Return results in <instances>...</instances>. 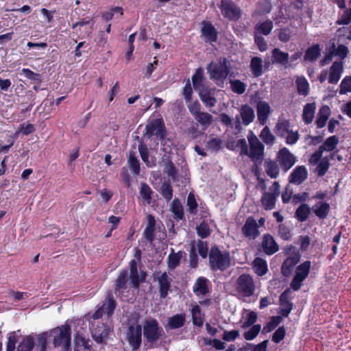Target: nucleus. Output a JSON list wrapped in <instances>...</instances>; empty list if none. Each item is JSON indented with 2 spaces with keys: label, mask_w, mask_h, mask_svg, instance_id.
Returning a JSON list of instances; mask_svg holds the SVG:
<instances>
[{
  "label": "nucleus",
  "mask_w": 351,
  "mask_h": 351,
  "mask_svg": "<svg viewBox=\"0 0 351 351\" xmlns=\"http://www.w3.org/2000/svg\"><path fill=\"white\" fill-rule=\"evenodd\" d=\"M142 328L145 346L149 348L158 347V342L165 335V332L157 319L153 317L145 319Z\"/></svg>",
  "instance_id": "nucleus-1"
},
{
  "label": "nucleus",
  "mask_w": 351,
  "mask_h": 351,
  "mask_svg": "<svg viewBox=\"0 0 351 351\" xmlns=\"http://www.w3.org/2000/svg\"><path fill=\"white\" fill-rule=\"evenodd\" d=\"M210 269L213 271H224L231 266L230 254L228 251H221L219 246L213 245L208 253Z\"/></svg>",
  "instance_id": "nucleus-2"
},
{
  "label": "nucleus",
  "mask_w": 351,
  "mask_h": 351,
  "mask_svg": "<svg viewBox=\"0 0 351 351\" xmlns=\"http://www.w3.org/2000/svg\"><path fill=\"white\" fill-rule=\"evenodd\" d=\"M206 70L211 80L220 81L222 83L228 75L232 76L230 62L225 57L219 58L216 62H210Z\"/></svg>",
  "instance_id": "nucleus-3"
},
{
  "label": "nucleus",
  "mask_w": 351,
  "mask_h": 351,
  "mask_svg": "<svg viewBox=\"0 0 351 351\" xmlns=\"http://www.w3.org/2000/svg\"><path fill=\"white\" fill-rule=\"evenodd\" d=\"M52 333H57L54 336L53 344L55 348L64 346V350L69 351L71 349V328L69 325L65 324L56 327L49 331Z\"/></svg>",
  "instance_id": "nucleus-4"
},
{
  "label": "nucleus",
  "mask_w": 351,
  "mask_h": 351,
  "mask_svg": "<svg viewBox=\"0 0 351 351\" xmlns=\"http://www.w3.org/2000/svg\"><path fill=\"white\" fill-rule=\"evenodd\" d=\"M250 149L246 156H249L254 163H261L264 158V145L258 140L256 135L250 132V134L247 136Z\"/></svg>",
  "instance_id": "nucleus-5"
},
{
  "label": "nucleus",
  "mask_w": 351,
  "mask_h": 351,
  "mask_svg": "<svg viewBox=\"0 0 351 351\" xmlns=\"http://www.w3.org/2000/svg\"><path fill=\"white\" fill-rule=\"evenodd\" d=\"M154 134H155L160 141H163L165 139L167 132L162 118L152 119L146 125L144 136L148 138H151Z\"/></svg>",
  "instance_id": "nucleus-6"
},
{
  "label": "nucleus",
  "mask_w": 351,
  "mask_h": 351,
  "mask_svg": "<svg viewBox=\"0 0 351 351\" xmlns=\"http://www.w3.org/2000/svg\"><path fill=\"white\" fill-rule=\"evenodd\" d=\"M236 290L245 297L252 295L255 290V285L252 277L246 274L239 276L236 281Z\"/></svg>",
  "instance_id": "nucleus-7"
},
{
  "label": "nucleus",
  "mask_w": 351,
  "mask_h": 351,
  "mask_svg": "<svg viewBox=\"0 0 351 351\" xmlns=\"http://www.w3.org/2000/svg\"><path fill=\"white\" fill-rule=\"evenodd\" d=\"M219 8L222 15L230 21H237L241 16L240 8L231 0H221Z\"/></svg>",
  "instance_id": "nucleus-8"
},
{
  "label": "nucleus",
  "mask_w": 351,
  "mask_h": 351,
  "mask_svg": "<svg viewBox=\"0 0 351 351\" xmlns=\"http://www.w3.org/2000/svg\"><path fill=\"white\" fill-rule=\"evenodd\" d=\"M240 116L237 115L235 117L234 127L238 132L242 130L241 123L240 118L242 119V123L244 125H248L253 122L255 118L254 109L247 104L241 105L239 108Z\"/></svg>",
  "instance_id": "nucleus-9"
},
{
  "label": "nucleus",
  "mask_w": 351,
  "mask_h": 351,
  "mask_svg": "<svg viewBox=\"0 0 351 351\" xmlns=\"http://www.w3.org/2000/svg\"><path fill=\"white\" fill-rule=\"evenodd\" d=\"M142 326L140 324L131 325L126 332V339L132 350L140 348L142 343Z\"/></svg>",
  "instance_id": "nucleus-10"
},
{
  "label": "nucleus",
  "mask_w": 351,
  "mask_h": 351,
  "mask_svg": "<svg viewBox=\"0 0 351 351\" xmlns=\"http://www.w3.org/2000/svg\"><path fill=\"white\" fill-rule=\"evenodd\" d=\"M278 162L284 172L288 171L295 163L296 157L287 147L281 148L276 156Z\"/></svg>",
  "instance_id": "nucleus-11"
},
{
  "label": "nucleus",
  "mask_w": 351,
  "mask_h": 351,
  "mask_svg": "<svg viewBox=\"0 0 351 351\" xmlns=\"http://www.w3.org/2000/svg\"><path fill=\"white\" fill-rule=\"evenodd\" d=\"M111 332L110 326L104 323H99L91 332V337L97 343H106V339Z\"/></svg>",
  "instance_id": "nucleus-12"
},
{
  "label": "nucleus",
  "mask_w": 351,
  "mask_h": 351,
  "mask_svg": "<svg viewBox=\"0 0 351 351\" xmlns=\"http://www.w3.org/2000/svg\"><path fill=\"white\" fill-rule=\"evenodd\" d=\"M241 232L245 237L249 239H255L260 235L258 226L254 217L247 218L241 228Z\"/></svg>",
  "instance_id": "nucleus-13"
},
{
  "label": "nucleus",
  "mask_w": 351,
  "mask_h": 351,
  "mask_svg": "<svg viewBox=\"0 0 351 351\" xmlns=\"http://www.w3.org/2000/svg\"><path fill=\"white\" fill-rule=\"evenodd\" d=\"M300 254L298 252H293L287 257L281 266V273L285 277H289L293 271V267L299 263Z\"/></svg>",
  "instance_id": "nucleus-14"
},
{
  "label": "nucleus",
  "mask_w": 351,
  "mask_h": 351,
  "mask_svg": "<svg viewBox=\"0 0 351 351\" xmlns=\"http://www.w3.org/2000/svg\"><path fill=\"white\" fill-rule=\"evenodd\" d=\"M271 54L272 64H278L285 68L291 66V64L289 63V55L287 52H284L279 48H274L271 51Z\"/></svg>",
  "instance_id": "nucleus-15"
},
{
  "label": "nucleus",
  "mask_w": 351,
  "mask_h": 351,
  "mask_svg": "<svg viewBox=\"0 0 351 351\" xmlns=\"http://www.w3.org/2000/svg\"><path fill=\"white\" fill-rule=\"evenodd\" d=\"M214 90L215 89L210 88L208 85L203 86L202 88L197 90L199 98L206 106L214 107L217 103Z\"/></svg>",
  "instance_id": "nucleus-16"
},
{
  "label": "nucleus",
  "mask_w": 351,
  "mask_h": 351,
  "mask_svg": "<svg viewBox=\"0 0 351 351\" xmlns=\"http://www.w3.org/2000/svg\"><path fill=\"white\" fill-rule=\"evenodd\" d=\"M291 291L289 288L285 289L280 295L279 303L280 305L283 306L280 309V313L282 316L287 317L293 308V303L290 302V294Z\"/></svg>",
  "instance_id": "nucleus-17"
},
{
  "label": "nucleus",
  "mask_w": 351,
  "mask_h": 351,
  "mask_svg": "<svg viewBox=\"0 0 351 351\" xmlns=\"http://www.w3.org/2000/svg\"><path fill=\"white\" fill-rule=\"evenodd\" d=\"M159 286V295L161 299H165L171 289L172 279L170 278L167 272H163L157 278Z\"/></svg>",
  "instance_id": "nucleus-18"
},
{
  "label": "nucleus",
  "mask_w": 351,
  "mask_h": 351,
  "mask_svg": "<svg viewBox=\"0 0 351 351\" xmlns=\"http://www.w3.org/2000/svg\"><path fill=\"white\" fill-rule=\"evenodd\" d=\"M256 112L260 124L265 125L271 112L270 106L265 101H259L256 104Z\"/></svg>",
  "instance_id": "nucleus-19"
},
{
  "label": "nucleus",
  "mask_w": 351,
  "mask_h": 351,
  "mask_svg": "<svg viewBox=\"0 0 351 351\" xmlns=\"http://www.w3.org/2000/svg\"><path fill=\"white\" fill-rule=\"evenodd\" d=\"M308 176V171L304 166L296 167L289 177V182L295 184H302Z\"/></svg>",
  "instance_id": "nucleus-20"
},
{
  "label": "nucleus",
  "mask_w": 351,
  "mask_h": 351,
  "mask_svg": "<svg viewBox=\"0 0 351 351\" xmlns=\"http://www.w3.org/2000/svg\"><path fill=\"white\" fill-rule=\"evenodd\" d=\"M261 247L264 252L267 255H272L279 250V247L274 237L269 234H264Z\"/></svg>",
  "instance_id": "nucleus-21"
},
{
  "label": "nucleus",
  "mask_w": 351,
  "mask_h": 351,
  "mask_svg": "<svg viewBox=\"0 0 351 351\" xmlns=\"http://www.w3.org/2000/svg\"><path fill=\"white\" fill-rule=\"evenodd\" d=\"M343 71V62L341 61H335L330 67L328 73V82L336 84L341 78Z\"/></svg>",
  "instance_id": "nucleus-22"
},
{
  "label": "nucleus",
  "mask_w": 351,
  "mask_h": 351,
  "mask_svg": "<svg viewBox=\"0 0 351 351\" xmlns=\"http://www.w3.org/2000/svg\"><path fill=\"white\" fill-rule=\"evenodd\" d=\"M201 33L206 38V42L213 43L217 40V31L209 22L204 23Z\"/></svg>",
  "instance_id": "nucleus-23"
},
{
  "label": "nucleus",
  "mask_w": 351,
  "mask_h": 351,
  "mask_svg": "<svg viewBox=\"0 0 351 351\" xmlns=\"http://www.w3.org/2000/svg\"><path fill=\"white\" fill-rule=\"evenodd\" d=\"M186 321L185 315L183 313L176 314L168 319V322L165 326L166 329H177L182 327Z\"/></svg>",
  "instance_id": "nucleus-24"
},
{
  "label": "nucleus",
  "mask_w": 351,
  "mask_h": 351,
  "mask_svg": "<svg viewBox=\"0 0 351 351\" xmlns=\"http://www.w3.org/2000/svg\"><path fill=\"white\" fill-rule=\"evenodd\" d=\"M208 280L204 277H199L193 286V291L197 295H205L209 293Z\"/></svg>",
  "instance_id": "nucleus-25"
},
{
  "label": "nucleus",
  "mask_w": 351,
  "mask_h": 351,
  "mask_svg": "<svg viewBox=\"0 0 351 351\" xmlns=\"http://www.w3.org/2000/svg\"><path fill=\"white\" fill-rule=\"evenodd\" d=\"M156 227V220L152 215H147V225L143 232L144 237L149 242H153L155 239L154 232Z\"/></svg>",
  "instance_id": "nucleus-26"
},
{
  "label": "nucleus",
  "mask_w": 351,
  "mask_h": 351,
  "mask_svg": "<svg viewBox=\"0 0 351 351\" xmlns=\"http://www.w3.org/2000/svg\"><path fill=\"white\" fill-rule=\"evenodd\" d=\"M250 70L254 77H258L263 73V64L261 58L258 56L252 57L250 64Z\"/></svg>",
  "instance_id": "nucleus-27"
},
{
  "label": "nucleus",
  "mask_w": 351,
  "mask_h": 351,
  "mask_svg": "<svg viewBox=\"0 0 351 351\" xmlns=\"http://www.w3.org/2000/svg\"><path fill=\"white\" fill-rule=\"evenodd\" d=\"M330 114V110L328 106L324 105L320 108L317 114V118L315 121L318 128H322L325 126Z\"/></svg>",
  "instance_id": "nucleus-28"
},
{
  "label": "nucleus",
  "mask_w": 351,
  "mask_h": 351,
  "mask_svg": "<svg viewBox=\"0 0 351 351\" xmlns=\"http://www.w3.org/2000/svg\"><path fill=\"white\" fill-rule=\"evenodd\" d=\"M130 280L131 287L134 289L139 288V274L137 269V263L135 260L130 262Z\"/></svg>",
  "instance_id": "nucleus-29"
},
{
  "label": "nucleus",
  "mask_w": 351,
  "mask_h": 351,
  "mask_svg": "<svg viewBox=\"0 0 351 351\" xmlns=\"http://www.w3.org/2000/svg\"><path fill=\"white\" fill-rule=\"evenodd\" d=\"M265 172L271 178H276L279 176V166L276 161L269 159L264 164Z\"/></svg>",
  "instance_id": "nucleus-30"
},
{
  "label": "nucleus",
  "mask_w": 351,
  "mask_h": 351,
  "mask_svg": "<svg viewBox=\"0 0 351 351\" xmlns=\"http://www.w3.org/2000/svg\"><path fill=\"white\" fill-rule=\"evenodd\" d=\"M117 306V302L114 300L112 292H108L106 297L105 301L102 304V307L108 316H111L114 313V311Z\"/></svg>",
  "instance_id": "nucleus-31"
},
{
  "label": "nucleus",
  "mask_w": 351,
  "mask_h": 351,
  "mask_svg": "<svg viewBox=\"0 0 351 351\" xmlns=\"http://www.w3.org/2000/svg\"><path fill=\"white\" fill-rule=\"evenodd\" d=\"M252 265L254 272L259 276L265 275L268 271L267 262L262 258H255Z\"/></svg>",
  "instance_id": "nucleus-32"
},
{
  "label": "nucleus",
  "mask_w": 351,
  "mask_h": 351,
  "mask_svg": "<svg viewBox=\"0 0 351 351\" xmlns=\"http://www.w3.org/2000/svg\"><path fill=\"white\" fill-rule=\"evenodd\" d=\"M204 79L203 69L202 67L197 69L191 77L193 86L196 90L202 88L203 86H207L206 84L204 83Z\"/></svg>",
  "instance_id": "nucleus-33"
},
{
  "label": "nucleus",
  "mask_w": 351,
  "mask_h": 351,
  "mask_svg": "<svg viewBox=\"0 0 351 351\" xmlns=\"http://www.w3.org/2000/svg\"><path fill=\"white\" fill-rule=\"evenodd\" d=\"M321 49L318 44H315L313 46L308 47L304 56V61L315 62L317 60L320 56Z\"/></svg>",
  "instance_id": "nucleus-34"
},
{
  "label": "nucleus",
  "mask_w": 351,
  "mask_h": 351,
  "mask_svg": "<svg viewBox=\"0 0 351 351\" xmlns=\"http://www.w3.org/2000/svg\"><path fill=\"white\" fill-rule=\"evenodd\" d=\"M51 336L49 331L43 332L36 335V351H47V339Z\"/></svg>",
  "instance_id": "nucleus-35"
},
{
  "label": "nucleus",
  "mask_w": 351,
  "mask_h": 351,
  "mask_svg": "<svg viewBox=\"0 0 351 351\" xmlns=\"http://www.w3.org/2000/svg\"><path fill=\"white\" fill-rule=\"evenodd\" d=\"M315 111V104H306L303 109L302 119L306 124H309L313 121Z\"/></svg>",
  "instance_id": "nucleus-36"
},
{
  "label": "nucleus",
  "mask_w": 351,
  "mask_h": 351,
  "mask_svg": "<svg viewBox=\"0 0 351 351\" xmlns=\"http://www.w3.org/2000/svg\"><path fill=\"white\" fill-rule=\"evenodd\" d=\"M290 122L287 119H279L275 126V133L280 137H284L290 130Z\"/></svg>",
  "instance_id": "nucleus-37"
},
{
  "label": "nucleus",
  "mask_w": 351,
  "mask_h": 351,
  "mask_svg": "<svg viewBox=\"0 0 351 351\" xmlns=\"http://www.w3.org/2000/svg\"><path fill=\"white\" fill-rule=\"evenodd\" d=\"M261 204L265 210H271L275 207L276 197L274 195L270 194L265 191L261 197Z\"/></svg>",
  "instance_id": "nucleus-38"
},
{
  "label": "nucleus",
  "mask_w": 351,
  "mask_h": 351,
  "mask_svg": "<svg viewBox=\"0 0 351 351\" xmlns=\"http://www.w3.org/2000/svg\"><path fill=\"white\" fill-rule=\"evenodd\" d=\"M311 214V208L306 204H302L295 210V217L300 221H305Z\"/></svg>",
  "instance_id": "nucleus-39"
},
{
  "label": "nucleus",
  "mask_w": 351,
  "mask_h": 351,
  "mask_svg": "<svg viewBox=\"0 0 351 351\" xmlns=\"http://www.w3.org/2000/svg\"><path fill=\"white\" fill-rule=\"evenodd\" d=\"M171 210L173 213L176 220L179 221L184 218L183 206L178 199L176 198L172 201Z\"/></svg>",
  "instance_id": "nucleus-40"
},
{
  "label": "nucleus",
  "mask_w": 351,
  "mask_h": 351,
  "mask_svg": "<svg viewBox=\"0 0 351 351\" xmlns=\"http://www.w3.org/2000/svg\"><path fill=\"white\" fill-rule=\"evenodd\" d=\"M35 346V341L32 335L26 336L19 343L17 351H32Z\"/></svg>",
  "instance_id": "nucleus-41"
},
{
  "label": "nucleus",
  "mask_w": 351,
  "mask_h": 351,
  "mask_svg": "<svg viewBox=\"0 0 351 351\" xmlns=\"http://www.w3.org/2000/svg\"><path fill=\"white\" fill-rule=\"evenodd\" d=\"M135 154L134 152H130L128 165L133 174L138 175L140 173V162Z\"/></svg>",
  "instance_id": "nucleus-42"
},
{
  "label": "nucleus",
  "mask_w": 351,
  "mask_h": 351,
  "mask_svg": "<svg viewBox=\"0 0 351 351\" xmlns=\"http://www.w3.org/2000/svg\"><path fill=\"white\" fill-rule=\"evenodd\" d=\"M339 143V138L334 135L328 137L324 143L319 147L323 152L333 151Z\"/></svg>",
  "instance_id": "nucleus-43"
},
{
  "label": "nucleus",
  "mask_w": 351,
  "mask_h": 351,
  "mask_svg": "<svg viewBox=\"0 0 351 351\" xmlns=\"http://www.w3.org/2000/svg\"><path fill=\"white\" fill-rule=\"evenodd\" d=\"M312 210L319 219H324L326 218L328 215L330 205L327 202H322L319 207L315 208V206H313Z\"/></svg>",
  "instance_id": "nucleus-44"
},
{
  "label": "nucleus",
  "mask_w": 351,
  "mask_h": 351,
  "mask_svg": "<svg viewBox=\"0 0 351 351\" xmlns=\"http://www.w3.org/2000/svg\"><path fill=\"white\" fill-rule=\"evenodd\" d=\"M298 94L306 96L309 92V84L304 77H298L295 81Z\"/></svg>",
  "instance_id": "nucleus-45"
},
{
  "label": "nucleus",
  "mask_w": 351,
  "mask_h": 351,
  "mask_svg": "<svg viewBox=\"0 0 351 351\" xmlns=\"http://www.w3.org/2000/svg\"><path fill=\"white\" fill-rule=\"evenodd\" d=\"M195 119L202 126L208 127L213 121V116L208 112H200L195 114Z\"/></svg>",
  "instance_id": "nucleus-46"
},
{
  "label": "nucleus",
  "mask_w": 351,
  "mask_h": 351,
  "mask_svg": "<svg viewBox=\"0 0 351 351\" xmlns=\"http://www.w3.org/2000/svg\"><path fill=\"white\" fill-rule=\"evenodd\" d=\"M160 193L167 202L172 199L173 188L169 182L165 181L162 183L160 189Z\"/></svg>",
  "instance_id": "nucleus-47"
},
{
  "label": "nucleus",
  "mask_w": 351,
  "mask_h": 351,
  "mask_svg": "<svg viewBox=\"0 0 351 351\" xmlns=\"http://www.w3.org/2000/svg\"><path fill=\"white\" fill-rule=\"evenodd\" d=\"M153 191L150 188V186L145 183L143 182L141 184V189H140V195L142 197L143 199L146 202L147 204H150L152 202V195L153 194Z\"/></svg>",
  "instance_id": "nucleus-48"
},
{
  "label": "nucleus",
  "mask_w": 351,
  "mask_h": 351,
  "mask_svg": "<svg viewBox=\"0 0 351 351\" xmlns=\"http://www.w3.org/2000/svg\"><path fill=\"white\" fill-rule=\"evenodd\" d=\"M282 321L281 316H272L269 322L263 327V332L268 333L274 330Z\"/></svg>",
  "instance_id": "nucleus-49"
},
{
  "label": "nucleus",
  "mask_w": 351,
  "mask_h": 351,
  "mask_svg": "<svg viewBox=\"0 0 351 351\" xmlns=\"http://www.w3.org/2000/svg\"><path fill=\"white\" fill-rule=\"evenodd\" d=\"M230 88L233 93L241 95L246 90L247 85L239 80H230Z\"/></svg>",
  "instance_id": "nucleus-50"
},
{
  "label": "nucleus",
  "mask_w": 351,
  "mask_h": 351,
  "mask_svg": "<svg viewBox=\"0 0 351 351\" xmlns=\"http://www.w3.org/2000/svg\"><path fill=\"white\" fill-rule=\"evenodd\" d=\"M192 322L197 326L201 327L204 323V319L201 316V308L198 305H195L192 308Z\"/></svg>",
  "instance_id": "nucleus-51"
},
{
  "label": "nucleus",
  "mask_w": 351,
  "mask_h": 351,
  "mask_svg": "<svg viewBox=\"0 0 351 351\" xmlns=\"http://www.w3.org/2000/svg\"><path fill=\"white\" fill-rule=\"evenodd\" d=\"M273 28V22L270 20H267L263 23H258L256 25L255 29L261 34L267 36L270 34Z\"/></svg>",
  "instance_id": "nucleus-52"
},
{
  "label": "nucleus",
  "mask_w": 351,
  "mask_h": 351,
  "mask_svg": "<svg viewBox=\"0 0 351 351\" xmlns=\"http://www.w3.org/2000/svg\"><path fill=\"white\" fill-rule=\"evenodd\" d=\"M330 167L329 159L327 157L323 158L317 164L315 172L318 176H324Z\"/></svg>",
  "instance_id": "nucleus-53"
},
{
  "label": "nucleus",
  "mask_w": 351,
  "mask_h": 351,
  "mask_svg": "<svg viewBox=\"0 0 351 351\" xmlns=\"http://www.w3.org/2000/svg\"><path fill=\"white\" fill-rule=\"evenodd\" d=\"M182 252L180 251L178 253L172 252L168 256V267L171 269H174L179 265L182 258Z\"/></svg>",
  "instance_id": "nucleus-54"
},
{
  "label": "nucleus",
  "mask_w": 351,
  "mask_h": 351,
  "mask_svg": "<svg viewBox=\"0 0 351 351\" xmlns=\"http://www.w3.org/2000/svg\"><path fill=\"white\" fill-rule=\"evenodd\" d=\"M311 261H306L298 266L295 275L305 280L309 274Z\"/></svg>",
  "instance_id": "nucleus-55"
},
{
  "label": "nucleus",
  "mask_w": 351,
  "mask_h": 351,
  "mask_svg": "<svg viewBox=\"0 0 351 351\" xmlns=\"http://www.w3.org/2000/svg\"><path fill=\"white\" fill-rule=\"evenodd\" d=\"M74 342L77 347H83L86 350L91 348V346L89 345L90 339L86 338L82 334L77 333L74 335Z\"/></svg>",
  "instance_id": "nucleus-56"
},
{
  "label": "nucleus",
  "mask_w": 351,
  "mask_h": 351,
  "mask_svg": "<svg viewBox=\"0 0 351 351\" xmlns=\"http://www.w3.org/2000/svg\"><path fill=\"white\" fill-rule=\"evenodd\" d=\"M128 270H123L119 275L116 280L115 290L125 289L127 288L126 283L128 279Z\"/></svg>",
  "instance_id": "nucleus-57"
},
{
  "label": "nucleus",
  "mask_w": 351,
  "mask_h": 351,
  "mask_svg": "<svg viewBox=\"0 0 351 351\" xmlns=\"http://www.w3.org/2000/svg\"><path fill=\"white\" fill-rule=\"evenodd\" d=\"M260 138L266 145H273L275 136L271 134L268 126H265L261 131Z\"/></svg>",
  "instance_id": "nucleus-58"
},
{
  "label": "nucleus",
  "mask_w": 351,
  "mask_h": 351,
  "mask_svg": "<svg viewBox=\"0 0 351 351\" xmlns=\"http://www.w3.org/2000/svg\"><path fill=\"white\" fill-rule=\"evenodd\" d=\"M252 327L243 333V337L245 340L251 341L255 339L261 330L260 324L251 326Z\"/></svg>",
  "instance_id": "nucleus-59"
},
{
  "label": "nucleus",
  "mask_w": 351,
  "mask_h": 351,
  "mask_svg": "<svg viewBox=\"0 0 351 351\" xmlns=\"http://www.w3.org/2000/svg\"><path fill=\"white\" fill-rule=\"evenodd\" d=\"M164 171L173 180H177L178 170L171 160L165 162Z\"/></svg>",
  "instance_id": "nucleus-60"
},
{
  "label": "nucleus",
  "mask_w": 351,
  "mask_h": 351,
  "mask_svg": "<svg viewBox=\"0 0 351 351\" xmlns=\"http://www.w3.org/2000/svg\"><path fill=\"white\" fill-rule=\"evenodd\" d=\"M221 145L222 141L219 138H211L206 142V144L207 149L215 152L219 151L222 147Z\"/></svg>",
  "instance_id": "nucleus-61"
},
{
  "label": "nucleus",
  "mask_w": 351,
  "mask_h": 351,
  "mask_svg": "<svg viewBox=\"0 0 351 351\" xmlns=\"http://www.w3.org/2000/svg\"><path fill=\"white\" fill-rule=\"evenodd\" d=\"M196 230L198 236L202 239L207 238L210 234L209 226L205 221H202L199 226H197Z\"/></svg>",
  "instance_id": "nucleus-62"
},
{
  "label": "nucleus",
  "mask_w": 351,
  "mask_h": 351,
  "mask_svg": "<svg viewBox=\"0 0 351 351\" xmlns=\"http://www.w3.org/2000/svg\"><path fill=\"white\" fill-rule=\"evenodd\" d=\"M351 92V76H346L341 82L339 93L341 95Z\"/></svg>",
  "instance_id": "nucleus-63"
},
{
  "label": "nucleus",
  "mask_w": 351,
  "mask_h": 351,
  "mask_svg": "<svg viewBox=\"0 0 351 351\" xmlns=\"http://www.w3.org/2000/svg\"><path fill=\"white\" fill-rule=\"evenodd\" d=\"M351 22V8L345 10L343 14L336 21L337 25H348Z\"/></svg>",
  "instance_id": "nucleus-64"
}]
</instances>
